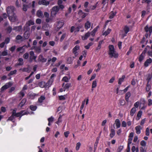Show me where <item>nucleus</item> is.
Segmentation results:
<instances>
[{
  "instance_id": "f257e3e1",
  "label": "nucleus",
  "mask_w": 152,
  "mask_h": 152,
  "mask_svg": "<svg viewBox=\"0 0 152 152\" xmlns=\"http://www.w3.org/2000/svg\"><path fill=\"white\" fill-rule=\"evenodd\" d=\"M108 54L110 58L113 57L116 58L118 57V54L115 50L114 46L113 45H109L108 46Z\"/></svg>"
},
{
  "instance_id": "f03ea898",
  "label": "nucleus",
  "mask_w": 152,
  "mask_h": 152,
  "mask_svg": "<svg viewBox=\"0 0 152 152\" xmlns=\"http://www.w3.org/2000/svg\"><path fill=\"white\" fill-rule=\"evenodd\" d=\"M59 11V9L58 8V6H55L53 7L51 12V16L56 15Z\"/></svg>"
},
{
  "instance_id": "7ed1b4c3",
  "label": "nucleus",
  "mask_w": 152,
  "mask_h": 152,
  "mask_svg": "<svg viewBox=\"0 0 152 152\" xmlns=\"http://www.w3.org/2000/svg\"><path fill=\"white\" fill-rule=\"evenodd\" d=\"M14 7L12 6L8 7L7 8V12L8 16L11 15H14Z\"/></svg>"
},
{
  "instance_id": "20e7f679",
  "label": "nucleus",
  "mask_w": 152,
  "mask_h": 152,
  "mask_svg": "<svg viewBox=\"0 0 152 152\" xmlns=\"http://www.w3.org/2000/svg\"><path fill=\"white\" fill-rule=\"evenodd\" d=\"M24 112V111L22 110L20 112L16 113V110L15 109H14L13 110L12 113H13L15 117H19L20 118L22 116V113Z\"/></svg>"
},
{
  "instance_id": "39448f33",
  "label": "nucleus",
  "mask_w": 152,
  "mask_h": 152,
  "mask_svg": "<svg viewBox=\"0 0 152 152\" xmlns=\"http://www.w3.org/2000/svg\"><path fill=\"white\" fill-rule=\"evenodd\" d=\"M38 4L39 5H42L47 6L50 4V1H46V0H39Z\"/></svg>"
},
{
  "instance_id": "423d86ee",
  "label": "nucleus",
  "mask_w": 152,
  "mask_h": 152,
  "mask_svg": "<svg viewBox=\"0 0 152 152\" xmlns=\"http://www.w3.org/2000/svg\"><path fill=\"white\" fill-rule=\"evenodd\" d=\"M152 64V59L149 58L146 60L144 62V66L145 67H147L151 64Z\"/></svg>"
},
{
  "instance_id": "0eeeda50",
  "label": "nucleus",
  "mask_w": 152,
  "mask_h": 152,
  "mask_svg": "<svg viewBox=\"0 0 152 152\" xmlns=\"http://www.w3.org/2000/svg\"><path fill=\"white\" fill-rule=\"evenodd\" d=\"M53 81V80H49L46 83L45 82V88H48L50 86Z\"/></svg>"
},
{
  "instance_id": "6e6552de",
  "label": "nucleus",
  "mask_w": 152,
  "mask_h": 152,
  "mask_svg": "<svg viewBox=\"0 0 152 152\" xmlns=\"http://www.w3.org/2000/svg\"><path fill=\"white\" fill-rule=\"evenodd\" d=\"M78 14L80 15H83L81 16V18H85L86 16L88 15V14L87 13H86L85 12H84L80 10L78 12Z\"/></svg>"
},
{
  "instance_id": "1a4fd4ad",
  "label": "nucleus",
  "mask_w": 152,
  "mask_h": 152,
  "mask_svg": "<svg viewBox=\"0 0 152 152\" xmlns=\"http://www.w3.org/2000/svg\"><path fill=\"white\" fill-rule=\"evenodd\" d=\"M39 61L42 63L45 62L47 61V59L43 57L42 55H40L39 56Z\"/></svg>"
},
{
  "instance_id": "9d476101",
  "label": "nucleus",
  "mask_w": 152,
  "mask_h": 152,
  "mask_svg": "<svg viewBox=\"0 0 152 152\" xmlns=\"http://www.w3.org/2000/svg\"><path fill=\"white\" fill-rule=\"evenodd\" d=\"M145 103L146 102L144 99H142L141 100V102H140V105L142 106L141 109L144 110L145 108L146 107V106H145Z\"/></svg>"
},
{
  "instance_id": "9b49d317",
  "label": "nucleus",
  "mask_w": 152,
  "mask_h": 152,
  "mask_svg": "<svg viewBox=\"0 0 152 152\" xmlns=\"http://www.w3.org/2000/svg\"><path fill=\"white\" fill-rule=\"evenodd\" d=\"M36 15L39 18H42L44 17L42 12L40 10H38L37 11Z\"/></svg>"
},
{
  "instance_id": "f8f14e48",
  "label": "nucleus",
  "mask_w": 152,
  "mask_h": 152,
  "mask_svg": "<svg viewBox=\"0 0 152 152\" xmlns=\"http://www.w3.org/2000/svg\"><path fill=\"white\" fill-rule=\"evenodd\" d=\"M22 29V25H20L19 26H15L13 28V30L15 31L16 32H20Z\"/></svg>"
},
{
  "instance_id": "ddd939ff",
  "label": "nucleus",
  "mask_w": 152,
  "mask_h": 152,
  "mask_svg": "<svg viewBox=\"0 0 152 152\" xmlns=\"http://www.w3.org/2000/svg\"><path fill=\"white\" fill-rule=\"evenodd\" d=\"M144 30L146 32H149L150 34L152 32V27L150 26L149 28L148 25H146L144 28Z\"/></svg>"
},
{
  "instance_id": "4468645a",
  "label": "nucleus",
  "mask_w": 152,
  "mask_h": 152,
  "mask_svg": "<svg viewBox=\"0 0 152 152\" xmlns=\"http://www.w3.org/2000/svg\"><path fill=\"white\" fill-rule=\"evenodd\" d=\"M99 28V26H97L95 27L93 30L91 31L90 33V34L91 35L94 37L95 35V33L97 31L98 29Z\"/></svg>"
},
{
  "instance_id": "2eb2a0df",
  "label": "nucleus",
  "mask_w": 152,
  "mask_h": 152,
  "mask_svg": "<svg viewBox=\"0 0 152 152\" xmlns=\"http://www.w3.org/2000/svg\"><path fill=\"white\" fill-rule=\"evenodd\" d=\"M131 93L130 92H128L125 94V99L127 102H129V98L131 96Z\"/></svg>"
},
{
  "instance_id": "dca6fc26",
  "label": "nucleus",
  "mask_w": 152,
  "mask_h": 152,
  "mask_svg": "<svg viewBox=\"0 0 152 152\" xmlns=\"http://www.w3.org/2000/svg\"><path fill=\"white\" fill-rule=\"evenodd\" d=\"M90 32L89 31H88L86 33L84 36H83L82 37V39L83 40L87 39L90 36Z\"/></svg>"
},
{
  "instance_id": "f3484780",
  "label": "nucleus",
  "mask_w": 152,
  "mask_h": 152,
  "mask_svg": "<svg viewBox=\"0 0 152 152\" xmlns=\"http://www.w3.org/2000/svg\"><path fill=\"white\" fill-rule=\"evenodd\" d=\"M136 132L138 134H139L141 133V130L142 129L141 127L140 126H136L135 128Z\"/></svg>"
},
{
  "instance_id": "a211bd4d",
  "label": "nucleus",
  "mask_w": 152,
  "mask_h": 152,
  "mask_svg": "<svg viewBox=\"0 0 152 152\" xmlns=\"http://www.w3.org/2000/svg\"><path fill=\"white\" fill-rule=\"evenodd\" d=\"M14 15H11L8 16L9 19L11 22H14L16 21V17L14 16Z\"/></svg>"
},
{
  "instance_id": "6ab92c4d",
  "label": "nucleus",
  "mask_w": 152,
  "mask_h": 152,
  "mask_svg": "<svg viewBox=\"0 0 152 152\" xmlns=\"http://www.w3.org/2000/svg\"><path fill=\"white\" fill-rule=\"evenodd\" d=\"M123 30L125 33V34H124V36H126V34L129 31V28L128 26H124Z\"/></svg>"
},
{
  "instance_id": "aec40b11",
  "label": "nucleus",
  "mask_w": 152,
  "mask_h": 152,
  "mask_svg": "<svg viewBox=\"0 0 152 152\" xmlns=\"http://www.w3.org/2000/svg\"><path fill=\"white\" fill-rule=\"evenodd\" d=\"M34 21L32 20H30L26 22L25 25L26 26H30L31 25H34Z\"/></svg>"
},
{
  "instance_id": "412c9836",
  "label": "nucleus",
  "mask_w": 152,
  "mask_h": 152,
  "mask_svg": "<svg viewBox=\"0 0 152 152\" xmlns=\"http://www.w3.org/2000/svg\"><path fill=\"white\" fill-rule=\"evenodd\" d=\"M115 124H116V128L118 129L120 127L121 124L120 121L118 119H116L115 121Z\"/></svg>"
},
{
  "instance_id": "4be33fe9",
  "label": "nucleus",
  "mask_w": 152,
  "mask_h": 152,
  "mask_svg": "<svg viewBox=\"0 0 152 152\" xmlns=\"http://www.w3.org/2000/svg\"><path fill=\"white\" fill-rule=\"evenodd\" d=\"M91 23L88 21H87L85 24V28L87 30L89 29L91 27Z\"/></svg>"
},
{
  "instance_id": "5701e85b",
  "label": "nucleus",
  "mask_w": 152,
  "mask_h": 152,
  "mask_svg": "<svg viewBox=\"0 0 152 152\" xmlns=\"http://www.w3.org/2000/svg\"><path fill=\"white\" fill-rule=\"evenodd\" d=\"M53 16H51L50 15V17H48V18H46L45 20L46 22L47 23H49L50 22H54L53 19Z\"/></svg>"
},
{
  "instance_id": "b1692460",
  "label": "nucleus",
  "mask_w": 152,
  "mask_h": 152,
  "mask_svg": "<svg viewBox=\"0 0 152 152\" xmlns=\"http://www.w3.org/2000/svg\"><path fill=\"white\" fill-rule=\"evenodd\" d=\"M115 135V130L114 129H111L110 130V137L112 138Z\"/></svg>"
},
{
  "instance_id": "393cba45",
  "label": "nucleus",
  "mask_w": 152,
  "mask_h": 152,
  "mask_svg": "<svg viewBox=\"0 0 152 152\" xmlns=\"http://www.w3.org/2000/svg\"><path fill=\"white\" fill-rule=\"evenodd\" d=\"M125 78V76L123 75L122 76V77L121 78H119L118 79V84L121 85V83L124 81V79Z\"/></svg>"
},
{
  "instance_id": "a878e982",
  "label": "nucleus",
  "mask_w": 152,
  "mask_h": 152,
  "mask_svg": "<svg viewBox=\"0 0 152 152\" xmlns=\"http://www.w3.org/2000/svg\"><path fill=\"white\" fill-rule=\"evenodd\" d=\"M64 23L63 22L59 21L58 22L57 28L59 29L61 28L64 25Z\"/></svg>"
},
{
  "instance_id": "bb28decb",
  "label": "nucleus",
  "mask_w": 152,
  "mask_h": 152,
  "mask_svg": "<svg viewBox=\"0 0 152 152\" xmlns=\"http://www.w3.org/2000/svg\"><path fill=\"white\" fill-rule=\"evenodd\" d=\"M117 13L116 12H113V11H111L110 12V15L109 18L110 19H112L115 16Z\"/></svg>"
},
{
  "instance_id": "cd10ccee",
  "label": "nucleus",
  "mask_w": 152,
  "mask_h": 152,
  "mask_svg": "<svg viewBox=\"0 0 152 152\" xmlns=\"http://www.w3.org/2000/svg\"><path fill=\"white\" fill-rule=\"evenodd\" d=\"M145 54L142 53L140 56L138 58V60L140 62H141L144 59L145 57Z\"/></svg>"
},
{
  "instance_id": "c85d7f7f",
  "label": "nucleus",
  "mask_w": 152,
  "mask_h": 152,
  "mask_svg": "<svg viewBox=\"0 0 152 152\" xmlns=\"http://www.w3.org/2000/svg\"><path fill=\"white\" fill-rule=\"evenodd\" d=\"M45 99V96H41L40 97L38 98V101L40 103H42L43 102V101Z\"/></svg>"
},
{
  "instance_id": "c756f323",
  "label": "nucleus",
  "mask_w": 152,
  "mask_h": 152,
  "mask_svg": "<svg viewBox=\"0 0 152 152\" xmlns=\"http://www.w3.org/2000/svg\"><path fill=\"white\" fill-rule=\"evenodd\" d=\"M136 108L134 107H133L131 110L130 112V115L131 116H133L134 114L135 113L136 111Z\"/></svg>"
},
{
  "instance_id": "7c9ffc66",
  "label": "nucleus",
  "mask_w": 152,
  "mask_h": 152,
  "mask_svg": "<svg viewBox=\"0 0 152 152\" xmlns=\"http://www.w3.org/2000/svg\"><path fill=\"white\" fill-rule=\"evenodd\" d=\"M142 111L141 110H140L138 111L137 114V117L138 118V119L136 118V120H138L140 119L142 115Z\"/></svg>"
},
{
  "instance_id": "2f4dec72",
  "label": "nucleus",
  "mask_w": 152,
  "mask_h": 152,
  "mask_svg": "<svg viewBox=\"0 0 152 152\" xmlns=\"http://www.w3.org/2000/svg\"><path fill=\"white\" fill-rule=\"evenodd\" d=\"M26 102V99H23L19 104V106L22 107L25 104Z\"/></svg>"
},
{
  "instance_id": "473e14b6",
  "label": "nucleus",
  "mask_w": 152,
  "mask_h": 152,
  "mask_svg": "<svg viewBox=\"0 0 152 152\" xmlns=\"http://www.w3.org/2000/svg\"><path fill=\"white\" fill-rule=\"evenodd\" d=\"M119 102L120 106H124L126 103V102L124 99H120L119 100Z\"/></svg>"
},
{
  "instance_id": "72a5a7b5",
  "label": "nucleus",
  "mask_w": 152,
  "mask_h": 152,
  "mask_svg": "<svg viewBox=\"0 0 152 152\" xmlns=\"http://www.w3.org/2000/svg\"><path fill=\"white\" fill-rule=\"evenodd\" d=\"M151 86L149 83V81L147 82L146 85V90L147 92H148L151 89Z\"/></svg>"
},
{
  "instance_id": "f704fd0d",
  "label": "nucleus",
  "mask_w": 152,
  "mask_h": 152,
  "mask_svg": "<svg viewBox=\"0 0 152 152\" xmlns=\"http://www.w3.org/2000/svg\"><path fill=\"white\" fill-rule=\"evenodd\" d=\"M111 30L110 28H108L107 31H106L104 32L102 35H105V36L108 35L111 32Z\"/></svg>"
},
{
  "instance_id": "c9c22d12",
  "label": "nucleus",
  "mask_w": 152,
  "mask_h": 152,
  "mask_svg": "<svg viewBox=\"0 0 152 152\" xmlns=\"http://www.w3.org/2000/svg\"><path fill=\"white\" fill-rule=\"evenodd\" d=\"M39 86L40 87L42 88H44L45 85V82L41 81L39 82L38 83Z\"/></svg>"
},
{
  "instance_id": "e433bc0d",
  "label": "nucleus",
  "mask_w": 152,
  "mask_h": 152,
  "mask_svg": "<svg viewBox=\"0 0 152 152\" xmlns=\"http://www.w3.org/2000/svg\"><path fill=\"white\" fill-rule=\"evenodd\" d=\"M17 72V70H15L13 71H11L10 73H9L8 76L9 77H10L11 76L13 75L16 74Z\"/></svg>"
},
{
  "instance_id": "4c0bfd02",
  "label": "nucleus",
  "mask_w": 152,
  "mask_h": 152,
  "mask_svg": "<svg viewBox=\"0 0 152 152\" xmlns=\"http://www.w3.org/2000/svg\"><path fill=\"white\" fill-rule=\"evenodd\" d=\"M29 108L31 110L35 111L36 110L37 108V107L36 106H34L33 105H31L29 107Z\"/></svg>"
},
{
  "instance_id": "58836bf2",
  "label": "nucleus",
  "mask_w": 152,
  "mask_h": 152,
  "mask_svg": "<svg viewBox=\"0 0 152 152\" xmlns=\"http://www.w3.org/2000/svg\"><path fill=\"white\" fill-rule=\"evenodd\" d=\"M9 87V86L7 85H5L4 86H3L1 88V91H2L4 90H6Z\"/></svg>"
},
{
  "instance_id": "ea45409f",
  "label": "nucleus",
  "mask_w": 152,
  "mask_h": 152,
  "mask_svg": "<svg viewBox=\"0 0 152 152\" xmlns=\"http://www.w3.org/2000/svg\"><path fill=\"white\" fill-rule=\"evenodd\" d=\"M36 58V56H30L29 57V61L30 62H31L33 60H35Z\"/></svg>"
},
{
  "instance_id": "a19ab883",
  "label": "nucleus",
  "mask_w": 152,
  "mask_h": 152,
  "mask_svg": "<svg viewBox=\"0 0 152 152\" xmlns=\"http://www.w3.org/2000/svg\"><path fill=\"white\" fill-rule=\"evenodd\" d=\"M71 84L70 83H67L66 84L65 86L64 87V88L65 89L64 90V91H65V89H68L71 86Z\"/></svg>"
},
{
  "instance_id": "79ce46f5",
  "label": "nucleus",
  "mask_w": 152,
  "mask_h": 152,
  "mask_svg": "<svg viewBox=\"0 0 152 152\" xmlns=\"http://www.w3.org/2000/svg\"><path fill=\"white\" fill-rule=\"evenodd\" d=\"M14 118L15 116L14 115V113H12V114L11 116L8 118V120L11 121H12L14 119Z\"/></svg>"
},
{
  "instance_id": "37998d69",
  "label": "nucleus",
  "mask_w": 152,
  "mask_h": 152,
  "mask_svg": "<svg viewBox=\"0 0 152 152\" xmlns=\"http://www.w3.org/2000/svg\"><path fill=\"white\" fill-rule=\"evenodd\" d=\"M97 81L96 80L93 81L92 83V88H96L97 86Z\"/></svg>"
},
{
  "instance_id": "c03bdc74",
  "label": "nucleus",
  "mask_w": 152,
  "mask_h": 152,
  "mask_svg": "<svg viewBox=\"0 0 152 152\" xmlns=\"http://www.w3.org/2000/svg\"><path fill=\"white\" fill-rule=\"evenodd\" d=\"M23 36L25 39H27L29 37V34L26 31L23 34Z\"/></svg>"
},
{
  "instance_id": "a18cd8bd",
  "label": "nucleus",
  "mask_w": 152,
  "mask_h": 152,
  "mask_svg": "<svg viewBox=\"0 0 152 152\" xmlns=\"http://www.w3.org/2000/svg\"><path fill=\"white\" fill-rule=\"evenodd\" d=\"M65 95H61L58 96V99L60 100H65Z\"/></svg>"
},
{
  "instance_id": "49530a36",
  "label": "nucleus",
  "mask_w": 152,
  "mask_h": 152,
  "mask_svg": "<svg viewBox=\"0 0 152 152\" xmlns=\"http://www.w3.org/2000/svg\"><path fill=\"white\" fill-rule=\"evenodd\" d=\"M62 122V116L61 115H59V116L58 119L57 121L56 122V123L57 124H58L59 123H61Z\"/></svg>"
},
{
  "instance_id": "de8ad7c7",
  "label": "nucleus",
  "mask_w": 152,
  "mask_h": 152,
  "mask_svg": "<svg viewBox=\"0 0 152 152\" xmlns=\"http://www.w3.org/2000/svg\"><path fill=\"white\" fill-rule=\"evenodd\" d=\"M80 49V46L79 45H77L75 46L72 49V51H77V50Z\"/></svg>"
},
{
  "instance_id": "09e8293b",
  "label": "nucleus",
  "mask_w": 152,
  "mask_h": 152,
  "mask_svg": "<svg viewBox=\"0 0 152 152\" xmlns=\"http://www.w3.org/2000/svg\"><path fill=\"white\" fill-rule=\"evenodd\" d=\"M12 28L10 26H9L6 29V30L7 33H10L12 31Z\"/></svg>"
},
{
  "instance_id": "8fccbe9b",
  "label": "nucleus",
  "mask_w": 152,
  "mask_h": 152,
  "mask_svg": "<svg viewBox=\"0 0 152 152\" xmlns=\"http://www.w3.org/2000/svg\"><path fill=\"white\" fill-rule=\"evenodd\" d=\"M98 143V140H97V139L95 143L94 146V151H95L96 149Z\"/></svg>"
},
{
  "instance_id": "3c124183",
  "label": "nucleus",
  "mask_w": 152,
  "mask_h": 152,
  "mask_svg": "<svg viewBox=\"0 0 152 152\" xmlns=\"http://www.w3.org/2000/svg\"><path fill=\"white\" fill-rule=\"evenodd\" d=\"M66 35V34L65 33L64 34L62 35L60 40V42H62L63 41L64 38L65 37Z\"/></svg>"
},
{
  "instance_id": "603ef678",
  "label": "nucleus",
  "mask_w": 152,
  "mask_h": 152,
  "mask_svg": "<svg viewBox=\"0 0 152 152\" xmlns=\"http://www.w3.org/2000/svg\"><path fill=\"white\" fill-rule=\"evenodd\" d=\"M81 145V143L80 142H78L76 144V149L77 151H78L80 148Z\"/></svg>"
},
{
  "instance_id": "864d4df0",
  "label": "nucleus",
  "mask_w": 152,
  "mask_h": 152,
  "mask_svg": "<svg viewBox=\"0 0 152 152\" xmlns=\"http://www.w3.org/2000/svg\"><path fill=\"white\" fill-rule=\"evenodd\" d=\"M140 144L142 146H145L146 145V143L144 140H142Z\"/></svg>"
},
{
  "instance_id": "5fc2aeb1",
  "label": "nucleus",
  "mask_w": 152,
  "mask_h": 152,
  "mask_svg": "<svg viewBox=\"0 0 152 152\" xmlns=\"http://www.w3.org/2000/svg\"><path fill=\"white\" fill-rule=\"evenodd\" d=\"M62 80L64 81L65 82H67L69 81V79L67 77L65 76L62 78Z\"/></svg>"
},
{
  "instance_id": "6e6d98bb",
  "label": "nucleus",
  "mask_w": 152,
  "mask_h": 152,
  "mask_svg": "<svg viewBox=\"0 0 152 152\" xmlns=\"http://www.w3.org/2000/svg\"><path fill=\"white\" fill-rule=\"evenodd\" d=\"M23 56L24 59H27L29 57V54L27 53H26L23 55Z\"/></svg>"
},
{
  "instance_id": "4d7b16f0",
  "label": "nucleus",
  "mask_w": 152,
  "mask_h": 152,
  "mask_svg": "<svg viewBox=\"0 0 152 152\" xmlns=\"http://www.w3.org/2000/svg\"><path fill=\"white\" fill-rule=\"evenodd\" d=\"M8 55V52L7 51H4L2 52L1 54V56H7Z\"/></svg>"
},
{
  "instance_id": "13d9d810",
  "label": "nucleus",
  "mask_w": 152,
  "mask_h": 152,
  "mask_svg": "<svg viewBox=\"0 0 152 152\" xmlns=\"http://www.w3.org/2000/svg\"><path fill=\"white\" fill-rule=\"evenodd\" d=\"M16 48V46L15 45L13 46H12L9 50L11 51L12 52H13L15 50Z\"/></svg>"
},
{
  "instance_id": "bf43d9fd",
  "label": "nucleus",
  "mask_w": 152,
  "mask_h": 152,
  "mask_svg": "<svg viewBox=\"0 0 152 152\" xmlns=\"http://www.w3.org/2000/svg\"><path fill=\"white\" fill-rule=\"evenodd\" d=\"M145 135L147 136L149 135V130L148 128H147L145 130Z\"/></svg>"
},
{
  "instance_id": "052dcab7",
  "label": "nucleus",
  "mask_w": 152,
  "mask_h": 152,
  "mask_svg": "<svg viewBox=\"0 0 152 152\" xmlns=\"http://www.w3.org/2000/svg\"><path fill=\"white\" fill-rule=\"evenodd\" d=\"M148 106H150L152 105V100L151 99H149L148 100Z\"/></svg>"
},
{
  "instance_id": "680f3d73",
  "label": "nucleus",
  "mask_w": 152,
  "mask_h": 152,
  "mask_svg": "<svg viewBox=\"0 0 152 152\" xmlns=\"http://www.w3.org/2000/svg\"><path fill=\"white\" fill-rule=\"evenodd\" d=\"M41 20L39 18H37L36 20V22L37 24H40L41 23Z\"/></svg>"
},
{
  "instance_id": "e2e57ef3",
  "label": "nucleus",
  "mask_w": 152,
  "mask_h": 152,
  "mask_svg": "<svg viewBox=\"0 0 152 152\" xmlns=\"http://www.w3.org/2000/svg\"><path fill=\"white\" fill-rule=\"evenodd\" d=\"M127 125V124L126 122L124 121H123L122 122V124H121V126L122 127H126Z\"/></svg>"
},
{
  "instance_id": "0e129e2a",
  "label": "nucleus",
  "mask_w": 152,
  "mask_h": 152,
  "mask_svg": "<svg viewBox=\"0 0 152 152\" xmlns=\"http://www.w3.org/2000/svg\"><path fill=\"white\" fill-rule=\"evenodd\" d=\"M145 42V37H143L141 41L140 42V43L144 44Z\"/></svg>"
},
{
  "instance_id": "69168bd1",
  "label": "nucleus",
  "mask_w": 152,
  "mask_h": 152,
  "mask_svg": "<svg viewBox=\"0 0 152 152\" xmlns=\"http://www.w3.org/2000/svg\"><path fill=\"white\" fill-rule=\"evenodd\" d=\"M44 15L45 17L47 18L49 17V14L47 12H45L44 13Z\"/></svg>"
},
{
  "instance_id": "338daca9",
  "label": "nucleus",
  "mask_w": 152,
  "mask_h": 152,
  "mask_svg": "<svg viewBox=\"0 0 152 152\" xmlns=\"http://www.w3.org/2000/svg\"><path fill=\"white\" fill-rule=\"evenodd\" d=\"M69 131H66V132H65L64 133V135L65 137H66L67 138L69 134Z\"/></svg>"
},
{
  "instance_id": "774afa93",
  "label": "nucleus",
  "mask_w": 152,
  "mask_h": 152,
  "mask_svg": "<svg viewBox=\"0 0 152 152\" xmlns=\"http://www.w3.org/2000/svg\"><path fill=\"white\" fill-rule=\"evenodd\" d=\"M35 50L37 52L40 53L41 51V49L40 47H36L35 48Z\"/></svg>"
}]
</instances>
